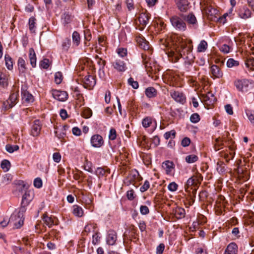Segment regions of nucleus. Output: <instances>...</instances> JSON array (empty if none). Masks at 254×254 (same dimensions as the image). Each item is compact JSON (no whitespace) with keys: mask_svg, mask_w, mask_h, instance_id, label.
Returning a JSON list of instances; mask_svg holds the SVG:
<instances>
[{"mask_svg":"<svg viewBox=\"0 0 254 254\" xmlns=\"http://www.w3.org/2000/svg\"><path fill=\"white\" fill-rule=\"evenodd\" d=\"M139 46L144 50H148L149 49V43L146 40H144Z\"/></svg>","mask_w":254,"mask_h":254,"instance_id":"774afa93","label":"nucleus"},{"mask_svg":"<svg viewBox=\"0 0 254 254\" xmlns=\"http://www.w3.org/2000/svg\"><path fill=\"white\" fill-rule=\"evenodd\" d=\"M18 94L17 92H14L10 94L8 100L7 101L9 104V108H11L16 103Z\"/></svg>","mask_w":254,"mask_h":254,"instance_id":"5701e85b","label":"nucleus"},{"mask_svg":"<svg viewBox=\"0 0 254 254\" xmlns=\"http://www.w3.org/2000/svg\"><path fill=\"white\" fill-rule=\"evenodd\" d=\"M179 79V77L177 75L171 74L169 75L168 80L170 81V83L172 86L176 85V83Z\"/></svg>","mask_w":254,"mask_h":254,"instance_id":"ea45409f","label":"nucleus"},{"mask_svg":"<svg viewBox=\"0 0 254 254\" xmlns=\"http://www.w3.org/2000/svg\"><path fill=\"white\" fill-rule=\"evenodd\" d=\"M202 180V177L201 174L193 175L187 181L185 186L186 190L190 191V190H191L193 193L195 192Z\"/></svg>","mask_w":254,"mask_h":254,"instance_id":"f03ea898","label":"nucleus"},{"mask_svg":"<svg viewBox=\"0 0 254 254\" xmlns=\"http://www.w3.org/2000/svg\"><path fill=\"white\" fill-rule=\"evenodd\" d=\"M36 19L35 17H32L29 20V30L32 33H35L36 31Z\"/></svg>","mask_w":254,"mask_h":254,"instance_id":"2f4dec72","label":"nucleus"},{"mask_svg":"<svg viewBox=\"0 0 254 254\" xmlns=\"http://www.w3.org/2000/svg\"><path fill=\"white\" fill-rule=\"evenodd\" d=\"M10 167V162L7 160H3L1 163V167L5 171H8Z\"/></svg>","mask_w":254,"mask_h":254,"instance_id":"79ce46f5","label":"nucleus"},{"mask_svg":"<svg viewBox=\"0 0 254 254\" xmlns=\"http://www.w3.org/2000/svg\"><path fill=\"white\" fill-rule=\"evenodd\" d=\"M152 124V119L151 118L146 117L144 118L142 122V124L143 127L147 128Z\"/></svg>","mask_w":254,"mask_h":254,"instance_id":"49530a36","label":"nucleus"},{"mask_svg":"<svg viewBox=\"0 0 254 254\" xmlns=\"http://www.w3.org/2000/svg\"><path fill=\"white\" fill-rule=\"evenodd\" d=\"M53 97L59 101H65L68 98V94L66 91L55 90L53 91Z\"/></svg>","mask_w":254,"mask_h":254,"instance_id":"423d86ee","label":"nucleus"},{"mask_svg":"<svg viewBox=\"0 0 254 254\" xmlns=\"http://www.w3.org/2000/svg\"><path fill=\"white\" fill-rule=\"evenodd\" d=\"M145 94L148 98H154L156 96L157 91L153 87H149L145 89Z\"/></svg>","mask_w":254,"mask_h":254,"instance_id":"4be33fe9","label":"nucleus"},{"mask_svg":"<svg viewBox=\"0 0 254 254\" xmlns=\"http://www.w3.org/2000/svg\"><path fill=\"white\" fill-rule=\"evenodd\" d=\"M162 167L168 175H171L174 168V164L172 161H166L162 163Z\"/></svg>","mask_w":254,"mask_h":254,"instance_id":"f3484780","label":"nucleus"},{"mask_svg":"<svg viewBox=\"0 0 254 254\" xmlns=\"http://www.w3.org/2000/svg\"><path fill=\"white\" fill-rule=\"evenodd\" d=\"M198 160V157L194 154L188 155L186 157V161L189 163H192Z\"/></svg>","mask_w":254,"mask_h":254,"instance_id":"37998d69","label":"nucleus"},{"mask_svg":"<svg viewBox=\"0 0 254 254\" xmlns=\"http://www.w3.org/2000/svg\"><path fill=\"white\" fill-rule=\"evenodd\" d=\"M95 173L96 175L100 178L105 175L106 171L102 168H98Z\"/></svg>","mask_w":254,"mask_h":254,"instance_id":"052dcab7","label":"nucleus"},{"mask_svg":"<svg viewBox=\"0 0 254 254\" xmlns=\"http://www.w3.org/2000/svg\"><path fill=\"white\" fill-rule=\"evenodd\" d=\"M128 83L129 85L131 86L134 89H137L138 88V83L136 81H134L133 78L130 77L128 79Z\"/></svg>","mask_w":254,"mask_h":254,"instance_id":"8fccbe9b","label":"nucleus"},{"mask_svg":"<svg viewBox=\"0 0 254 254\" xmlns=\"http://www.w3.org/2000/svg\"><path fill=\"white\" fill-rule=\"evenodd\" d=\"M192 48L191 41L177 37L173 49L167 54L172 62H177L180 58H183L185 60V64L190 65L195 59L192 52Z\"/></svg>","mask_w":254,"mask_h":254,"instance_id":"f257e3e1","label":"nucleus"},{"mask_svg":"<svg viewBox=\"0 0 254 254\" xmlns=\"http://www.w3.org/2000/svg\"><path fill=\"white\" fill-rule=\"evenodd\" d=\"M136 177V173H130L127 177V180L129 182V184H133Z\"/></svg>","mask_w":254,"mask_h":254,"instance_id":"338daca9","label":"nucleus"},{"mask_svg":"<svg viewBox=\"0 0 254 254\" xmlns=\"http://www.w3.org/2000/svg\"><path fill=\"white\" fill-rule=\"evenodd\" d=\"M184 19L186 20L189 24L194 25L197 23L196 17L192 13L189 14L187 16L184 17Z\"/></svg>","mask_w":254,"mask_h":254,"instance_id":"cd10ccee","label":"nucleus"},{"mask_svg":"<svg viewBox=\"0 0 254 254\" xmlns=\"http://www.w3.org/2000/svg\"><path fill=\"white\" fill-rule=\"evenodd\" d=\"M178 185L175 182H172L168 186V190L171 191H175L177 190Z\"/></svg>","mask_w":254,"mask_h":254,"instance_id":"6e6d98bb","label":"nucleus"},{"mask_svg":"<svg viewBox=\"0 0 254 254\" xmlns=\"http://www.w3.org/2000/svg\"><path fill=\"white\" fill-rule=\"evenodd\" d=\"M83 86L85 88L91 89L96 84V81L93 76L88 75L83 79Z\"/></svg>","mask_w":254,"mask_h":254,"instance_id":"6e6552de","label":"nucleus"},{"mask_svg":"<svg viewBox=\"0 0 254 254\" xmlns=\"http://www.w3.org/2000/svg\"><path fill=\"white\" fill-rule=\"evenodd\" d=\"M175 215L178 219L184 218L185 216V210L182 208L177 207L175 211Z\"/></svg>","mask_w":254,"mask_h":254,"instance_id":"473e14b6","label":"nucleus"},{"mask_svg":"<svg viewBox=\"0 0 254 254\" xmlns=\"http://www.w3.org/2000/svg\"><path fill=\"white\" fill-rule=\"evenodd\" d=\"M92 115V112L91 110L88 107L84 108L83 109L81 113L82 116L85 119H88L90 118Z\"/></svg>","mask_w":254,"mask_h":254,"instance_id":"e433bc0d","label":"nucleus"},{"mask_svg":"<svg viewBox=\"0 0 254 254\" xmlns=\"http://www.w3.org/2000/svg\"><path fill=\"white\" fill-rule=\"evenodd\" d=\"M140 212L142 215H146L149 212L148 207L146 205H141L140 207Z\"/></svg>","mask_w":254,"mask_h":254,"instance_id":"e2e57ef3","label":"nucleus"},{"mask_svg":"<svg viewBox=\"0 0 254 254\" xmlns=\"http://www.w3.org/2000/svg\"><path fill=\"white\" fill-rule=\"evenodd\" d=\"M150 187V183L146 180L143 185L140 187V190L143 192L145 191H146Z\"/></svg>","mask_w":254,"mask_h":254,"instance_id":"4d7b16f0","label":"nucleus"},{"mask_svg":"<svg viewBox=\"0 0 254 254\" xmlns=\"http://www.w3.org/2000/svg\"><path fill=\"white\" fill-rule=\"evenodd\" d=\"M32 199V196L29 191H26L22 196L21 204L27 206Z\"/></svg>","mask_w":254,"mask_h":254,"instance_id":"a878e982","label":"nucleus"},{"mask_svg":"<svg viewBox=\"0 0 254 254\" xmlns=\"http://www.w3.org/2000/svg\"><path fill=\"white\" fill-rule=\"evenodd\" d=\"M246 114L249 120L253 125H254V111L251 110H247Z\"/></svg>","mask_w":254,"mask_h":254,"instance_id":"a18cd8bd","label":"nucleus"},{"mask_svg":"<svg viewBox=\"0 0 254 254\" xmlns=\"http://www.w3.org/2000/svg\"><path fill=\"white\" fill-rule=\"evenodd\" d=\"M23 98L25 99L26 101L28 102H33V101L32 95L28 92H25L23 93Z\"/></svg>","mask_w":254,"mask_h":254,"instance_id":"5fc2aeb1","label":"nucleus"},{"mask_svg":"<svg viewBox=\"0 0 254 254\" xmlns=\"http://www.w3.org/2000/svg\"><path fill=\"white\" fill-rule=\"evenodd\" d=\"M234 84L237 89L240 92H247L250 89L251 82L248 79H236Z\"/></svg>","mask_w":254,"mask_h":254,"instance_id":"20e7f679","label":"nucleus"},{"mask_svg":"<svg viewBox=\"0 0 254 254\" xmlns=\"http://www.w3.org/2000/svg\"><path fill=\"white\" fill-rule=\"evenodd\" d=\"M104 143L102 137L99 134L93 135L91 138V143L94 147H100Z\"/></svg>","mask_w":254,"mask_h":254,"instance_id":"ddd939ff","label":"nucleus"},{"mask_svg":"<svg viewBox=\"0 0 254 254\" xmlns=\"http://www.w3.org/2000/svg\"><path fill=\"white\" fill-rule=\"evenodd\" d=\"M215 143L214 147L215 150H219L222 148L223 145V140L220 137L216 138L215 140Z\"/></svg>","mask_w":254,"mask_h":254,"instance_id":"4c0bfd02","label":"nucleus"},{"mask_svg":"<svg viewBox=\"0 0 254 254\" xmlns=\"http://www.w3.org/2000/svg\"><path fill=\"white\" fill-rule=\"evenodd\" d=\"M34 186L37 188H40L42 186V181L41 178H37L34 181Z\"/></svg>","mask_w":254,"mask_h":254,"instance_id":"bf43d9fd","label":"nucleus"},{"mask_svg":"<svg viewBox=\"0 0 254 254\" xmlns=\"http://www.w3.org/2000/svg\"><path fill=\"white\" fill-rule=\"evenodd\" d=\"M26 206L25 205L21 204V206L17 210H16L13 213L16 214L20 218L23 219L24 220V218L23 216L24 213L26 210Z\"/></svg>","mask_w":254,"mask_h":254,"instance_id":"bb28decb","label":"nucleus"},{"mask_svg":"<svg viewBox=\"0 0 254 254\" xmlns=\"http://www.w3.org/2000/svg\"><path fill=\"white\" fill-rule=\"evenodd\" d=\"M5 149L9 153H12L14 151H17L19 149V146L17 145H11L10 144H7L5 146Z\"/></svg>","mask_w":254,"mask_h":254,"instance_id":"c03bdc74","label":"nucleus"},{"mask_svg":"<svg viewBox=\"0 0 254 254\" xmlns=\"http://www.w3.org/2000/svg\"><path fill=\"white\" fill-rule=\"evenodd\" d=\"M207 43L205 40H202L197 46L198 52H204L207 48Z\"/></svg>","mask_w":254,"mask_h":254,"instance_id":"72a5a7b5","label":"nucleus"},{"mask_svg":"<svg viewBox=\"0 0 254 254\" xmlns=\"http://www.w3.org/2000/svg\"><path fill=\"white\" fill-rule=\"evenodd\" d=\"M9 221L10 223H12L14 228H20L24 223L23 219L20 218L16 214H13L11 215Z\"/></svg>","mask_w":254,"mask_h":254,"instance_id":"0eeeda50","label":"nucleus"},{"mask_svg":"<svg viewBox=\"0 0 254 254\" xmlns=\"http://www.w3.org/2000/svg\"><path fill=\"white\" fill-rule=\"evenodd\" d=\"M5 65L9 70L13 68V61L12 58L8 54H5L4 56Z\"/></svg>","mask_w":254,"mask_h":254,"instance_id":"7c9ffc66","label":"nucleus"},{"mask_svg":"<svg viewBox=\"0 0 254 254\" xmlns=\"http://www.w3.org/2000/svg\"><path fill=\"white\" fill-rule=\"evenodd\" d=\"M190 121L193 123H197L200 121L199 115L197 113L192 114L190 117Z\"/></svg>","mask_w":254,"mask_h":254,"instance_id":"09e8293b","label":"nucleus"},{"mask_svg":"<svg viewBox=\"0 0 254 254\" xmlns=\"http://www.w3.org/2000/svg\"><path fill=\"white\" fill-rule=\"evenodd\" d=\"M177 5L181 11L185 12L188 9L189 2L187 0H178Z\"/></svg>","mask_w":254,"mask_h":254,"instance_id":"6ab92c4d","label":"nucleus"},{"mask_svg":"<svg viewBox=\"0 0 254 254\" xmlns=\"http://www.w3.org/2000/svg\"><path fill=\"white\" fill-rule=\"evenodd\" d=\"M150 14L146 11L141 12L137 19L135 20L136 28L142 31L146 26L149 22Z\"/></svg>","mask_w":254,"mask_h":254,"instance_id":"7ed1b4c3","label":"nucleus"},{"mask_svg":"<svg viewBox=\"0 0 254 254\" xmlns=\"http://www.w3.org/2000/svg\"><path fill=\"white\" fill-rule=\"evenodd\" d=\"M190 143V139L187 137L184 138L181 141V145L183 147L188 146Z\"/></svg>","mask_w":254,"mask_h":254,"instance_id":"0e129e2a","label":"nucleus"},{"mask_svg":"<svg viewBox=\"0 0 254 254\" xmlns=\"http://www.w3.org/2000/svg\"><path fill=\"white\" fill-rule=\"evenodd\" d=\"M172 25L176 29L180 31H185L186 29V24L179 16L174 15L170 18Z\"/></svg>","mask_w":254,"mask_h":254,"instance_id":"39448f33","label":"nucleus"},{"mask_svg":"<svg viewBox=\"0 0 254 254\" xmlns=\"http://www.w3.org/2000/svg\"><path fill=\"white\" fill-rule=\"evenodd\" d=\"M72 37L73 43L76 46H78L80 42V37L79 34L77 32L74 31L72 34Z\"/></svg>","mask_w":254,"mask_h":254,"instance_id":"c9c22d12","label":"nucleus"},{"mask_svg":"<svg viewBox=\"0 0 254 254\" xmlns=\"http://www.w3.org/2000/svg\"><path fill=\"white\" fill-rule=\"evenodd\" d=\"M72 213L76 217H81L83 216L84 212L82 207L77 205H74L72 207Z\"/></svg>","mask_w":254,"mask_h":254,"instance_id":"b1692460","label":"nucleus"},{"mask_svg":"<svg viewBox=\"0 0 254 254\" xmlns=\"http://www.w3.org/2000/svg\"><path fill=\"white\" fill-rule=\"evenodd\" d=\"M117 233L115 231L109 230L108 231L107 237V243L108 245H114L117 241Z\"/></svg>","mask_w":254,"mask_h":254,"instance_id":"4468645a","label":"nucleus"},{"mask_svg":"<svg viewBox=\"0 0 254 254\" xmlns=\"http://www.w3.org/2000/svg\"><path fill=\"white\" fill-rule=\"evenodd\" d=\"M29 59L31 66L33 67H35L36 65V57L35 52L33 48L29 49Z\"/></svg>","mask_w":254,"mask_h":254,"instance_id":"412c9836","label":"nucleus"},{"mask_svg":"<svg viewBox=\"0 0 254 254\" xmlns=\"http://www.w3.org/2000/svg\"><path fill=\"white\" fill-rule=\"evenodd\" d=\"M170 95L177 102L184 103L185 102V96L182 92L172 90L170 91Z\"/></svg>","mask_w":254,"mask_h":254,"instance_id":"1a4fd4ad","label":"nucleus"},{"mask_svg":"<svg viewBox=\"0 0 254 254\" xmlns=\"http://www.w3.org/2000/svg\"><path fill=\"white\" fill-rule=\"evenodd\" d=\"M239 65V62L234 60L233 59H229L227 62V65L229 67Z\"/></svg>","mask_w":254,"mask_h":254,"instance_id":"3c124183","label":"nucleus"},{"mask_svg":"<svg viewBox=\"0 0 254 254\" xmlns=\"http://www.w3.org/2000/svg\"><path fill=\"white\" fill-rule=\"evenodd\" d=\"M168 42H167L166 39H160V45L161 47V48L163 49V50H165L166 49L168 46Z\"/></svg>","mask_w":254,"mask_h":254,"instance_id":"680f3d73","label":"nucleus"},{"mask_svg":"<svg viewBox=\"0 0 254 254\" xmlns=\"http://www.w3.org/2000/svg\"><path fill=\"white\" fill-rule=\"evenodd\" d=\"M44 223L49 227H51L55 224L54 219L52 216H49L47 213H44L42 217Z\"/></svg>","mask_w":254,"mask_h":254,"instance_id":"aec40b11","label":"nucleus"},{"mask_svg":"<svg viewBox=\"0 0 254 254\" xmlns=\"http://www.w3.org/2000/svg\"><path fill=\"white\" fill-rule=\"evenodd\" d=\"M211 73L213 78H221L223 76V72L220 68L216 65L211 66Z\"/></svg>","mask_w":254,"mask_h":254,"instance_id":"2eb2a0df","label":"nucleus"},{"mask_svg":"<svg viewBox=\"0 0 254 254\" xmlns=\"http://www.w3.org/2000/svg\"><path fill=\"white\" fill-rule=\"evenodd\" d=\"M50 63L49 60L47 59H44L41 62L40 65L42 68L44 69H47L50 66Z\"/></svg>","mask_w":254,"mask_h":254,"instance_id":"864d4df0","label":"nucleus"},{"mask_svg":"<svg viewBox=\"0 0 254 254\" xmlns=\"http://www.w3.org/2000/svg\"><path fill=\"white\" fill-rule=\"evenodd\" d=\"M220 50L224 54H227L230 51V47L226 44H223L220 48Z\"/></svg>","mask_w":254,"mask_h":254,"instance_id":"13d9d810","label":"nucleus"},{"mask_svg":"<svg viewBox=\"0 0 254 254\" xmlns=\"http://www.w3.org/2000/svg\"><path fill=\"white\" fill-rule=\"evenodd\" d=\"M18 66L19 71L22 73H25L27 67L25 61L22 58H19L18 60Z\"/></svg>","mask_w":254,"mask_h":254,"instance_id":"393cba45","label":"nucleus"},{"mask_svg":"<svg viewBox=\"0 0 254 254\" xmlns=\"http://www.w3.org/2000/svg\"><path fill=\"white\" fill-rule=\"evenodd\" d=\"M176 135V131L174 130H171L170 131L166 132L164 134V137L166 139H168L169 138L172 137L175 138Z\"/></svg>","mask_w":254,"mask_h":254,"instance_id":"603ef678","label":"nucleus"},{"mask_svg":"<svg viewBox=\"0 0 254 254\" xmlns=\"http://www.w3.org/2000/svg\"><path fill=\"white\" fill-rule=\"evenodd\" d=\"M147 56L144 54H142V58L143 59V63L147 72H151L152 67L148 65V61L146 59Z\"/></svg>","mask_w":254,"mask_h":254,"instance_id":"58836bf2","label":"nucleus"},{"mask_svg":"<svg viewBox=\"0 0 254 254\" xmlns=\"http://www.w3.org/2000/svg\"><path fill=\"white\" fill-rule=\"evenodd\" d=\"M244 223L245 225H251L253 227L254 226V213H253L252 215H249L246 216L245 218Z\"/></svg>","mask_w":254,"mask_h":254,"instance_id":"c756f323","label":"nucleus"},{"mask_svg":"<svg viewBox=\"0 0 254 254\" xmlns=\"http://www.w3.org/2000/svg\"><path fill=\"white\" fill-rule=\"evenodd\" d=\"M204 10L206 14L208 15L209 18L213 20L214 18L217 17L218 11L215 8L212 7L211 5H207L204 8Z\"/></svg>","mask_w":254,"mask_h":254,"instance_id":"f8f14e48","label":"nucleus"},{"mask_svg":"<svg viewBox=\"0 0 254 254\" xmlns=\"http://www.w3.org/2000/svg\"><path fill=\"white\" fill-rule=\"evenodd\" d=\"M239 15L242 18L247 19L251 16V11L248 8L244 7Z\"/></svg>","mask_w":254,"mask_h":254,"instance_id":"c85d7f7f","label":"nucleus"},{"mask_svg":"<svg viewBox=\"0 0 254 254\" xmlns=\"http://www.w3.org/2000/svg\"><path fill=\"white\" fill-rule=\"evenodd\" d=\"M117 52L118 55L122 57H124L127 55V50L125 48H119Z\"/></svg>","mask_w":254,"mask_h":254,"instance_id":"69168bd1","label":"nucleus"},{"mask_svg":"<svg viewBox=\"0 0 254 254\" xmlns=\"http://www.w3.org/2000/svg\"><path fill=\"white\" fill-rule=\"evenodd\" d=\"M41 123L39 120H36L34 122L31 127V134L33 136H38L41 131Z\"/></svg>","mask_w":254,"mask_h":254,"instance_id":"9d476101","label":"nucleus"},{"mask_svg":"<svg viewBox=\"0 0 254 254\" xmlns=\"http://www.w3.org/2000/svg\"><path fill=\"white\" fill-rule=\"evenodd\" d=\"M63 80V75L61 72H57L55 74V82L57 84H60Z\"/></svg>","mask_w":254,"mask_h":254,"instance_id":"de8ad7c7","label":"nucleus"},{"mask_svg":"<svg viewBox=\"0 0 254 254\" xmlns=\"http://www.w3.org/2000/svg\"><path fill=\"white\" fill-rule=\"evenodd\" d=\"M114 68L119 72H123L126 69V64L123 61L116 59L112 63Z\"/></svg>","mask_w":254,"mask_h":254,"instance_id":"9b49d317","label":"nucleus"},{"mask_svg":"<svg viewBox=\"0 0 254 254\" xmlns=\"http://www.w3.org/2000/svg\"><path fill=\"white\" fill-rule=\"evenodd\" d=\"M247 67L250 68L252 70H254V58L248 57L245 62Z\"/></svg>","mask_w":254,"mask_h":254,"instance_id":"f704fd0d","label":"nucleus"},{"mask_svg":"<svg viewBox=\"0 0 254 254\" xmlns=\"http://www.w3.org/2000/svg\"><path fill=\"white\" fill-rule=\"evenodd\" d=\"M230 149L231 150V152L229 155L226 153L224 154V157L227 162L232 159L234 157L235 152L234 151V147L230 146Z\"/></svg>","mask_w":254,"mask_h":254,"instance_id":"a19ab883","label":"nucleus"},{"mask_svg":"<svg viewBox=\"0 0 254 254\" xmlns=\"http://www.w3.org/2000/svg\"><path fill=\"white\" fill-rule=\"evenodd\" d=\"M68 127L64 126L61 128L55 127V133L60 139L63 138L66 135L65 130Z\"/></svg>","mask_w":254,"mask_h":254,"instance_id":"a211bd4d","label":"nucleus"},{"mask_svg":"<svg viewBox=\"0 0 254 254\" xmlns=\"http://www.w3.org/2000/svg\"><path fill=\"white\" fill-rule=\"evenodd\" d=\"M237 245L235 243H231L227 247L224 254H237Z\"/></svg>","mask_w":254,"mask_h":254,"instance_id":"dca6fc26","label":"nucleus"}]
</instances>
